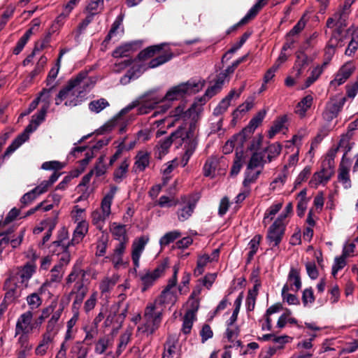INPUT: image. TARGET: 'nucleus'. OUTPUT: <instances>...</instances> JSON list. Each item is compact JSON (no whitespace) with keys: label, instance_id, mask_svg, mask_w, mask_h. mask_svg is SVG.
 <instances>
[{"label":"nucleus","instance_id":"f257e3e1","mask_svg":"<svg viewBox=\"0 0 358 358\" xmlns=\"http://www.w3.org/2000/svg\"><path fill=\"white\" fill-rule=\"evenodd\" d=\"M201 112V108L196 103L192 104L186 111L184 110L182 106H179L171 112L169 117L156 122L157 126L166 122L168 127L178 124V129L171 133L170 136L160 141L157 146L159 157L167 153L174 141L179 140L180 143L185 144V155L187 159L189 158L196 146V136L198 129L194 120Z\"/></svg>","mask_w":358,"mask_h":358},{"label":"nucleus","instance_id":"f03ea898","mask_svg":"<svg viewBox=\"0 0 358 358\" xmlns=\"http://www.w3.org/2000/svg\"><path fill=\"white\" fill-rule=\"evenodd\" d=\"M201 87V85L199 83L187 81V83L173 87L163 97H159L153 92L145 94L122 108L119 113V116H123L135 108H137L138 115L147 114L160 102L178 100L187 94H193L199 92Z\"/></svg>","mask_w":358,"mask_h":358},{"label":"nucleus","instance_id":"7ed1b4c3","mask_svg":"<svg viewBox=\"0 0 358 358\" xmlns=\"http://www.w3.org/2000/svg\"><path fill=\"white\" fill-rule=\"evenodd\" d=\"M87 271L75 264L65 279L64 287H69L75 282L69 294V299L73 297L71 306L80 308L83 300L89 292L90 282L85 279Z\"/></svg>","mask_w":358,"mask_h":358},{"label":"nucleus","instance_id":"20e7f679","mask_svg":"<svg viewBox=\"0 0 358 358\" xmlns=\"http://www.w3.org/2000/svg\"><path fill=\"white\" fill-rule=\"evenodd\" d=\"M173 273L171 278L168 280L167 285L161 292L160 295L150 303H155L156 307L161 306H173L178 301V292L182 294V287L178 285V273L179 266L175 265L173 268Z\"/></svg>","mask_w":358,"mask_h":358},{"label":"nucleus","instance_id":"39448f33","mask_svg":"<svg viewBox=\"0 0 358 358\" xmlns=\"http://www.w3.org/2000/svg\"><path fill=\"white\" fill-rule=\"evenodd\" d=\"M96 77L89 76L87 71H82L75 77L69 80L71 86L78 94V101H71L68 103L70 105H79L85 99L86 94L90 92L96 83Z\"/></svg>","mask_w":358,"mask_h":358},{"label":"nucleus","instance_id":"423d86ee","mask_svg":"<svg viewBox=\"0 0 358 358\" xmlns=\"http://www.w3.org/2000/svg\"><path fill=\"white\" fill-rule=\"evenodd\" d=\"M163 310L156 307L155 303H148L143 313L144 323L138 327V331L150 336L159 327L162 320Z\"/></svg>","mask_w":358,"mask_h":358},{"label":"nucleus","instance_id":"0eeeda50","mask_svg":"<svg viewBox=\"0 0 358 358\" xmlns=\"http://www.w3.org/2000/svg\"><path fill=\"white\" fill-rule=\"evenodd\" d=\"M117 191V187L111 185L101 200L100 209L95 210L92 213V222L99 229H102L105 221L111 213V205Z\"/></svg>","mask_w":358,"mask_h":358},{"label":"nucleus","instance_id":"6e6552de","mask_svg":"<svg viewBox=\"0 0 358 358\" xmlns=\"http://www.w3.org/2000/svg\"><path fill=\"white\" fill-rule=\"evenodd\" d=\"M48 109V105H44L41 110L32 116L30 124L26 127L24 132L20 134L8 146L6 154H10L17 149L22 143L29 138V134L36 129L38 125L45 120Z\"/></svg>","mask_w":358,"mask_h":358},{"label":"nucleus","instance_id":"1a4fd4ad","mask_svg":"<svg viewBox=\"0 0 358 358\" xmlns=\"http://www.w3.org/2000/svg\"><path fill=\"white\" fill-rule=\"evenodd\" d=\"M199 197L195 194H185L178 198L176 215L178 221L185 222L193 214Z\"/></svg>","mask_w":358,"mask_h":358},{"label":"nucleus","instance_id":"9d476101","mask_svg":"<svg viewBox=\"0 0 358 358\" xmlns=\"http://www.w3.org/2000/svg\"><path fill=\"white\" fill-rule=\"evenodd\" d=\"M285 218L286 215H280L268 229L266 240L271 248L278 246L282 241L285 228L284 223Z\"/></svg>","mask_w":358,"mask_h":358},{"label":"nucleus","instance_id":"9b49d317","mask_svg":"<svg viewBox=\"0 0 358 358\" xmlns=\"http://www.w3.org/2000/svg\"><path fill=\"white\" fill-rule=\"evenodd\" d=\"M168 267L166 261L159 264L154 270L148 271L141 275V292H145L154 285L155 282L162 277Z\"/></svg>","mask_w":358,"mask_h":358},{"label":"nucleus","instance_id":"f8f14e48","mask_svg":"<svg viewBox=\"0 0 358 358\" xmlns=\"http://www.w3.org/2000/svg\"><path fill=\"white\" fill-rule=\"evenodd\" d=\"M33 317L34 314L31 310H27L20 315L15 324V337L20 333H33L34 330L38 327L37 323L33 322Z\"/></svg>","mask_w":358,"mask_h":358},{"label":"nucleus","instance_id":"ddd939ff","mask_svg":"<svg viewBox=\"0 0 358 358\" xmlns=\"http://www.w3.org/2000/svg\"><path fill=\"white\" fill-rule=\"evenodd\" d=\"M350 13L351 9H347L344 6L340 7L331 17L327 19L326 26L330 29L336 27V28L344 29L348 25Z\"/></svg>","mask_w":358,"mask_h":358},{"label":"nucleus","instance_id":"4468645a","mask_svg":"<svg viewBox=\"0 0 358 358\" xmlns=\"http://www.w3.org/2000/svg\"><path fill=\"white\" fill-rule=\"evenodd\" d=\"M149 236L143 235L135 238L131 245V259L134 269L140 266V258L143 254L145 248L149 242Z\"/></svg>","mask_w":358,"mask_h":358},{"label":"nucleus","instance_id":"2eb2a0df","mask_svg":"<svg viewBox=\"0 0 358 358\" xmlns=\"http://www.w3.org/2000/svg\"><path fill=\"white\" fill-rule=\"evenodd\" d=\"M354 62L345 63L335 74L334 78L330 82V86L334 88L345 83L355 71Z\"/></svg>","mask_w":358,"mask_h":358},{"label":"nucleus","instance_id":"dca6fc26","mask_svg":"<svg viewBox=\"0 0 358 358\" xmlns=\"http://www.w3.org/2000/svg\"><path fill=\"white\" fill-rule=\"evenodd\" d=\"M345 102V98L331 99L327 102L322 113L323 118L328 122L336 118Z\"/></svg>","mask_w":358,"mask_h":358},{"label":"nucleus","instance_id":"f3484780","mask_svg":"<svg viewBox=\"0 0 358 358\" xmlns=\"http://www.w3.org/2000/svg\"><path fill=\"white\" fill-rule=\"evenodd\" d=\"M4 289L6 291L4 302L7 304L14 302L21 296V289L17 285V280L15 276H12L6 280Z\"/></svg>","mask_w":358,"mask_h":358},{"label":"nucleus","instance_id":"a211bd4d","mask_svg":"<svg viewBox=\"0 0 358 358\" xmlns=\"http://www.w3.org/2000/svg\"><path fill=\"white\" fill-rule=\"evenodd\" d=\"M334 173V169L329 165L323 164L320 171L315 172L311 180L310 185L313 187H317L321 184H326Z\"/></svg>","mask_w":358,"mask_h":358},{"label":"nucleus","instance_id":"6ab92c4d","mask_svg":"<svg viewBox=\"0 0 358 358\" xmlns=\"http://www.w3.org/2000/svg\"><path fill=\"white\" fill-rule=\"evenodd\" d=\"M53 245L58 248V263L56 266H60L62 268L68 265L71 260V255L68 250L69 242L66 241V237H64L58 241L53 242Z\"/></svg>","mask_w":358,"mask_h":358},{"label":"nucleus","instance_id":"aec40b11","mask_svg":"<svg viewBox=\"0 0 358 358\" xmlns=\"http://www.w3.org/2000/svg\"><path fill=\"white\" fill-rule=\"evenodd\" d=\"M78 94L74 90V88L71 86L69 82L67 83V85L62 89L57 96L55 99V103L57 105H59L63 101L65 100V106H76L77 105H70L68 103L71 101H78Z\"/></svg>","mask_w":358,"mask_h":358},{"label":"nucleus","instance_id":"412c9836","mask_svg":"<svg viewBox=\"0 0 358 358\" xmlns=\"http://www.w3.org/2000/svg\"><path fill=\"white\" fill-rule=\"evenodd\" d=\"M64 273V268H62L60 266L55 265L50 270L48 278L38 288L40 293H44L48 287H51L53 284H59Z\"/></svg>","mask_w":358,"mask_h":358},{"label":"nucleus","instance_id":"4be33fe9","mask_svg":"<svg viewBox=\"0 0 358 358\" xmlns=\"http://www.w3.org/2000/svg\"><path fill=\"white\" fill-rule=\"evenodd\" d=\"M150 152L146 150H140L134 157L133 171L141 173L144 171L150 163Z\"/></svg>","mask_w":358,"mask_h":358},{"label":"nucleus","instance_id":"5701e85b","mask_svg":"<svg viewBox=\"0 0 358 358\" xmlns=\"http://www.w3.org/2000/svg\"><path fill=\"white\" fill-rule=\"evenodd\" d=\"M36 266L33 262H28L23 266L19 267L17 273L19 278L18 282L24 287H27L29 281L36 272Z\"/></svg>","mask_w":358,"mask_h":358},{"label":"nucleus","instance_id":"b1692460","mask_svg":"<svg viewBox=\"0 0 358 358\" xmlns=\"http://www.w3.org/2000/svg\"><path fill=\"white\" fill-rule=\"evenodd\" d=\"M157 55V56L155 58L152 59L149 62L148 64V68L154 69L158 67L171 60L173 57L171 50L164 49V47L162 48V51Z\"/></svg>","mask_w":358,"mask_h":358},{"label":"nucleus","instance_id":"393cba45","mask_svg":"<svg viewBox=\"0 0 358 358\" xmlns=\"http://www.w3.org/2000/svg\"><path fill=\"white\" fill-rule=\"evenodd\" d=\"M338 181L342 183L344 188L348 189L351 187V181L349 175V162L342 159L338 176Z\"/></svg>","mask_w":358,"mask_h":358},{"label":"nucleus","instance_id":"a878e982","mask_svg":"<svg viewBox=\"0 0 358 358\" xmlns=\"http://www.w3.org/2000/svg\"><path fill=\"white\" fill-rule=\"evenodd\" d=\"M178 339L175 335H169L164 344V352L162 358H172L176 353Z\"/></svg>","mask_w":358,"mask_h":358},{"label":"nucleus","instance_id":"bb28decb","mask_svg":"<svg viewBox=\"0 0 358 358\" xmlns=\"http://www.w3.org/2000/svg\"><path fill=\"white\" fill-rule=\"evenodd\" d=\"M313 103V97L310 94L304 96L296 106L294 113L301 118L306 116V112L311 108Z\"/></svg>","mask_w":358,"mask_h":358},{"label":"nucleus","instance_id":"cd10ccee","mask_svg":"<svg viewBox=\"0 0 358 358\" xmlns=\"http://www.w3.org/2000/svg\"><path fill=\"white\" fill-rule=\"evenodd\" d=\"M55 334L45 331L42 335V339L35 350L36 355L43 356L47 352L50 343H52Z\"/></svg>","mask_w":358,"mask_h":358},{"label":"nucleus","instance_id":"c85d7f7f","mask_svg":"<svg viewBox=\"0 0 358 358\" xmlns=\"http://www.w3.org/2000/svg\"><path fill=\"white\" fill-rule=\"evenodd\" d=\"M285 285H288L289 289L299 291L301 288V280L299 271L297 268L292 267L288 274L287 282Z\"/></svg>","mask_w":358,"mask_h":358},{"label":"nucleus","instance_id":"c756f323","mask_svg":"<svg viewBox=\"0 0 358 358\" xmlns=\"http://www.w3.org/2000/svg\"><path fill=\"white\" fill-rule=\"evenodd\" d=\"M138 42H132L129 43H125L117 47L113 52V57L115 58H120V57H129L131 52L136 50Z\"/></svg>","mask_w":358,"mask_h":358},{"label":"nucleus","instance_id":"7c9ffc66","mask_svg":"<svg viewBox=\"0 0 358 358\" xmlns=\"http://www.w3.org/2000/svg\"><path fill=\"white\" fill-rule=\"evenodd\" d=\"M119 279L118 275H113L112 276L104 277L99 282V290L102 295L110 293Z\"/></svg>","mask_w":358,"mask_h":358},{"label":"nucleus","instance_id":"2f4dec72","mask_svg":"<svg viewBox=\"0 0 358 358\" xmlns=\"http://www.w3.org/2000/svg\"><path fill=\"white\" fill-rule=\"evenodd\" d=\"M127 242L128 241H120L115 246L113 253L111 255V261L115 267H118L119 265L122 264V255L125 252Z\"/></svg>","mask_w":358,"mask_h":358},{"label":"nucleus","instance_id":"473e14b6","mask_svg":"<svg viewBox=\"0 0 358 358\" xmlns=\"http://www.w3.org/2000/svg\"><path fill=\"white\" fill-rule=\"evenodd\" d=\"M89 224L87 221L79 222L73 231L72 244L80 243L88 231Z\"/></svg>","mask_w":358,"mask_h":358},{"label":"nucleus","instance_id":"72a5a7b5","mask_svg":"<svg viewBox=\"0 0 358 358\" xmlns=\"http://www.w3.org/2000/svg\"><path fill=\"white\" fill-rule=\"evenodd\" d=\"M110 231L115 239L120 241H128L125 225L113 222Z\"/></svg>","mask_w":358,"mask_h":358},{"label":"nucleus","instance_id":"f704fd0d","mask_svg":"<svg viewBox=\"0 0 358 358\" xmlns=\"http://www.w3.org/2000/svg\"><path fill=\"white\" fill-rule=\"evenodd\" d=\"M352 135L350 132H347L341 135V139L339 141L338 145H337L339 149H343L344 151V154L342 159H345V155L348 152L351 150L354 145V142L352 141Z\"/></svg>","mask_w":358,"mask_h":358},{"label":"nucleus","instance_id":"c9c22d12","mask_svg":"<svg viewBox=\"0 0 358 358\" xmlns=\"http://www.w3.org/2000/svg\"><path fill=\"white\" fill-rule=\"evenodd\" d=\"M348 32L351 34V40L345 50V54L350 56L358 48V27L352 26L348 29Z\"/></svg>","mask_w":358,"mask_h":358},{"label":"nucleus","instance_id":"e433bc0d","mask_svg":"<svg viewBox=\"0 0 358 358\" xmlns=\"http://www.w3.org/2000/svg\"><path fill=\"white\" fill-rule=\"evenodd\" d=\"M129 166V160L124 159L113 172V180L115 182L120 183L127 177Z\"/></svg>","mask_w":358,"mask_h":358},{"label":"nucleus","instance_id":"4c0bfd02","mask_svg":"<svg viewBox=\"0 0 358 358\" xmlns=\"http://www.w3.org/2000/svg\"><path fill=\"white\" fill-rule=\"evenodd\" d=\"M227 80H228L227 73H224L223 72L219 73L215 84L208 87L206 90V95L210 97L214 96L222 89Z\"/></svg>","mask_w":358,"mask_h":358},{"label":"nucleus","instance_id":"58836bf2","mask_svg":"<svg viewBox=\"0 0 358 358\" xmlns=\"http://www.w3.org/2000/svg\"><path fill=\"white\" fill-rule=\"evenodd\" d=\"M164 46L165 44L164 43L149 46L141 51L138 57L140 60H145L148 58L153 57L157 55V54L159 53L162 51V48Z\"/></svg>","mask_w":358,"mask_h":358},{"label":"nucleus","instance_id":"ea45409f","mask_svg":"<svg viewBox=\"0 0 358 358\" xmlns=\"http://www.w3.org/2000/svg\"><path fill=\"white\" fill-rule=\"evenodd\" d=\"M59 176V173L54 172L50 177L48 180L42 181L38 186L33 189L35 194H36L38 196L39 195L47 192L49 187H50L54 182H55L57 180Z\"/></svg>","mask_w":358,"mask_h":358},{"label":"nucleus","instance_id":"a19ab883","mask_svg":"<svg viewBox=\"0 0 358 358\" xmlns=\"http://www.w3.org/2000/svg\"><path fill=\"white\" fill-rule=\"evenodd\" d=\"M308 64L309 58L306 55L301 53L297 55L294 66L293 67L294 71L296 72V78H299L301 76L303 69L308 66Z\"/></svg>","mask_w":358,"mask_h":358},{"label":"nucleus","instance_id":"79ce46f5","mask_svg":"<svg viewBox=\"0 0 358 358\" xmlns=\"http://www.w3.org/2000/svg\"><path fill=\"white\" fill-rule=\"evenodd\" d=\"M343 31L344 29L336 28L334 30L328 43L336 48L343 46L344 45V39L345 37Z\"/></svg>","mask_w":358,"mask_h":358},{"label":"nucleus","instance_id":"37998d69","mask_svg":"<svg viewBox=\"0 0 358 358\" xmlns=\"http://www.w3.org/2000/svg\"><path fill=\"white\" fill-rule=\"evenodd\" d=\"M218 162L219 160L217 157H211L208 158L203 166V175L206 177L213 178Z\"/></svg>","mask_w":358,"mask_h":358},{"label":"nucleus","instance_id":"c03bdc74","mask_svg":"<svg viewBox=\"0 0 358 358\" xmlns=\"http://www.w3.org/2000/svg\"><path fill=\"white\" fill-rule=\"evenodd\" d=\"M325 67L326 66L322 64L321 66L318 65L315 66L311 71L310 75L305 80L304 85L302 87V89H306L313 84L322 75Z\"/></svg>","mask_w":358,"mask_h":358},{"label":"nucleus","instance_id":"a18cd8bd","mask_svg":"<svg viewBox=\"0 0 358 358\" xmlns=\"http://www.w3.org/2000/svg\"><path fill=\"white\" fill-rule=\"evenodd\" d=\"M265 162L266 161L264 159V155L262 152H255L248 164V169L252 170L258 167L262 168Z\"/></svg>","mask_w":358,"mask_h":358},{"label":"nucleus","instance_id":"49530a36","mask_svg":"<svg viewBox=\"0 0 358 358\" xmlns=\"http://www.w3.org/2000/svg\"><path fill=\"white\" fill-rule=\"evenodd\" d=\"M109 106V102L106 99L101 98L90 102L88 107L91 112L99 113Z\"/></svg>","mask_w":358,"mask_h":358},{"label":"nucleus","instance_id":"de8ad7c7","mask_svg":"<svg viewBox=\"0 0 358 358\" xmlns=\"http://www.w3.org/2000/svg\"><path fill=\"white\" fill-rule=\"evenodd\" d=\"M266 114V110L263 109L259 111L250 121L248 126L245 129L254 131L262 122Z\"/></svg>","mask_w":358,"mask_h":358},{"label":"nucleus","instance_id":"09e8293b","mask_svg":"<svg viewBox=\"0 0 358 358\" xmlns=\"http://www.w3.org/2000/svg\"><path fill=\"white\" fill-rule=\"evenodd\" d=\"M25 233V229H22L17 235H11L9 234H6L2 238L7 239L8 241V244L11 245L13 248H17L19 247L24 238Z\"/></svg>","mask_w":358,"mask_h":358},{"label":"nucleus","instance_id":"8fccbe9b","mask_svg":"<svg viewBox=\"0 0 358 358\" xmlns=\"http://www.w3.org/2000/svg\"><path fill=\"white\" fill-rule=\"evenodd\" d=\"M212 262V259L208 255L205 254L201 256H199L197 259L196 267L194 271V275L195 276H199L203 274L206 266L208 262Z\"/></svg>","mask_w":358,"mask_h":358},{"label":"nucleus","instance_id":"3c124183","mask_svg":"<svg viewBox=\"0 0 358 358\" xmlns=\"http://www.w3.org/2000/svg\"><path fill=\"white\" fill-rule=\"evenodd\" d=\"M63 311V308H59L56 311H53L52 313V316L50 319L48 320V324L46 325V331L52 334H55L54 331L56 329L57 324L62 315V313Z\"/></svg>","mask_w":358,"mask_h":358},{"label":"nucleus","instance_id":"603ef678","mask_svg":"<svg viewBox=\"0 0 358 358\" xmlns=\"http://www.w3.org/2000/svg\"><path fill=\"white\" fill-rule=\"evenodd\" d=\"M181 236V233L178 230H173L165 234L159 240L162 248L165 247Z\"/></svg>","mask_w":358,"mask_h":358},{"label":"nucleus","instance_id":"864d4df0","mask_svg":"<svg viewBox=\"0 0 358 358\" xmlns=\"http://www.w3.org/2000/svg\"><path fill=\"white\" fill-rule=\"evenodd\" d=\"M282 150V145L278 143H274L269 145L265 151L267 152V161L271 162L277 158Z\"/></svg>","mask_w":358,"mask_h":358},{"label":"nucleus","instance_id":"5fc2aeb1","mask_svg":"<svg viewBox=\"0 0 358 358\" xmlns=\"http://www.w3.org/2000/svg\"><path fill=\"white\" fill-rule=\"evenodd\" d=\"M43 294L40 293L38 290L37 292H34L27 296V303L31 310L36 309L41 306L43 301L40 295Z\"/></svg>","mask_w":358,"mask_h":358},{"label":"nucleus","instance_id":"6e6d98bb","mask_svg":"<svg viewBox=\"0 0 358 358\" xmlns=\"http://www.w3.org/2000/svg\"><path fill=\"white\" fill-rule=\"evenodd\" d=\"M195 320V315L194 311H187L184 317L182 331L184 334H187L190 332L193 322Z\"/></svg>","mask_w":358,"mask_h":358},{"label":"nucleus","instance_id":"4d7b16f0","mask_svg":"<svg viewBox=\"0 0 358 358\" xmlns=\"http://www.w3.org/2000/svg\"><path fill=\"white\" fill-rule=\"evenodd\" d=\"M30 333H20L17 334V343L20 345V350H24L29 352L33 345L29 342Z\"/></svg>","mask_w":358,"mask_h":358},{"label":"nucleus","instance_id":"13d9d810","mask_svg":"<svg viewBox=\"0 0 358 358\" xmlns=\"http://www.w3.org/2000/svg\"><path fill=\"white\" fill-rule=\"evenodd\" d=\"M261 240V236L259 235L255 236L248 243V260L250 262L253 258L254 255L257 253L259 243Z\"/></svg>","mask_w":358,"mask_h":358},{"label":"nucleus","instance_id":"bf43d9fd","mask_svg":"<svg viewBox=\"0 0 358 358\" xmlns=\"http://www.w3.org/2000/svg\"><path fill=\"white\" fill-rule=\"evenodd\" d=\"M131 336V334L129 331H127L121 334L116 351L117 356H120L121 353L125 350L127 345L130 342Z\"/></svg>","mask_w":358,"mask_h":358},{"label":"nucleus","instance_id":"052dcab7","mask_svg":"<svg viewBox=\"0 0 358 358\" xmlns=\"http://www.w3.org/2000/svg\"><path fill=\"white\" fill-rule=\"evenodd\" d=\"M286 121L287 117L285 116L281 117L275 121L273 125L268 131V137L269 138H273L277 133L280 132L282 129Z\"/></svg>","mask_w":358,"mask_h":358},{"label":"nucleus","instance_id":"680f3d73","mask_svg":"<svg viewBox=\"0 0 358 358\" xmlns=\"http://www.w3.org/2000/svg\"><path fill=\"white\" fill-rule=\"evenodd\" d=\"M103 8V0H90L87 6V11L92 15L100 13Z\"/></svg>","mask_w":358,"mask_h":358},{"label":"nucleus","instance_id":"e2e57ef3","mask_svg":"<svg viewBox=\"0 0 358 358\" xmlns=\"http://www.w3.org/2000/svg\"><path fill=\"white\" fill-rule=\"evenodd\" d=\"M98 299V292L96 291H93L87 300L84 302L83 309L86 313H90L92 310L97 303Z\"/></svg>","mask_w":358,"mask_h":358},{"label":"nucleus","instance_id":"0e129e2a","mask_svg":"<svg viewBox=\"0 0 358 358\" xmlns=\"http://www.w3.org/2000/svg\"><path fill=\"white\" fill-rule=\"evenodd\" d=\"M287 177V172L282 169L280 173L270 184V188L272 190L280 189L285 185Z\"/></svg>","mask_w":358,"mask_h":358},{"label":"nucleus","instance_id":"69168bd1","mask_svg":"<svg viewBox=\"0 0 358 358\" xmlns=\"http://www.w3.org/2000/svg\"><path fill=\"white\" fill-rule=\"evenodd\" d=\"M289 287L288 285H284L282 289V296L284 301H286L289 305L299 304V301L298 298L292 294H289Z\"/></svg>","mask_w":358,"mask_h":358},{"label":"nucleus","instance_id":"338daca9","mask_svg":"<svg viewBox=\"0 0 358 358\" xmlns=\"http://www.w3.org/2000/svg\"><path fill=\"white\" fill-rule=\"evenodd\" d=\"M122 22V17L118 16L112 24L111 29L103 41V43H108L110 39L116 36L118 30L120 29Z\"/></svg>","mask_w":358,"mask_h":358},{"label":"nucleus","instance_id":"774afa93","mask_svg":"<svg viewBox=\"0 0 358 358\" xmlns=\"http://www.w3.org/2000/svg\"><path fill=\"white\" fill-rule=\"evenodd\" d=\"M107 170V166L105 164V155H101L97 160V162L92 171H94V174L96 177H100L104 175Z\"/></svg>","mask_w":358,"mask_h":358}]
</instances>
